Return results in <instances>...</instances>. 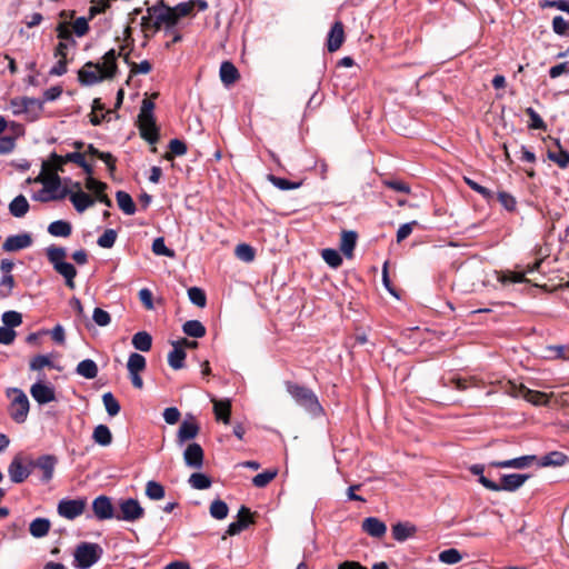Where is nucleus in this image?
<instances>
[{
	"mask_svg": "<svg viewBox=\"0 0 569 569\" xmlns=\"http://www.w3.org/2000/svg\"><path fill=\"white\" fill-rule=\"evenodd\" d=\"M46 254L48 261L52 264L54 271L64 278L66 286L70 289H74V278L77 277V269L72 263L64 261L67 257V249L63 247H57L52 244L46 249Z\"/></svg>",
	"mask_w": 569,
	"mask_h": 569,
	"instance_id": "f257e3e1",
	"label": "nucleus"
},
{
	"mask_svg": "<svg viewBox=\"0 0 569 569\" xmlns=\"http://www.w3.org/2000/svg\"><path fill=\"white\" fill-rule=\"evenodd\" d=\"M147 11L153 16V33L163 28L166 34H168L178 23L171 7L163 0H159L153 6L148 7Z\"/></svg>",
	"mask_w": 569,
	"mask_h": 569,
	"instance_id": "f03ea898",
	"label": "nucleus"
},
{
	"mask_svg": "<svg viewBox=\"0 0 569 569\" xmlns=\"http://www.w3.org/2000/svg\"><path fill=\"white\" fill-rule=\"evenodd\" d=\"M286 387L290 396L306 410L313 415L322 411V407L311 389L293 382H287Z\"/></svg>",
	"mask_w": 569,
	"mask_h": 569,
	"instance_id": "7ed1b4c3",
	"label": "nucleus"
},
{
	"mask_svg": "<svg viewBox=\"0 0 569 569\" xmlns=\"http://www.w3.org/2000/svg\"><path fill=\"white\" fill-rule=\"evenodd\" d=\"M529 478L528 475L510 473L501 477L500 483H497L485 476H481L479 482L488 490L491 491H516Z\"/></svg>",
	"mask_w": 569,
	"mask_h": 569,
	"instance_id": "20e7f679",
	"label": "nucleus"
},
{
	"mask_svg": "<svg viewBox=\"0 0 569 569\" xmlns=\"http://www.w3.org/2000/svg\"><path fill=\"white\" fill-rule=\"evenodd\" d=\"M102 549L97 543L81 542L74 551V561L80 569H88L101 557Z\"/></svg>",
	"mask_w": 569,
	"mask_h": 569,
	"instance_id": "39448f33",
	"label": "nucleus"
},
{
	"mask_svg": "<svg viewBox=\"0 0 569 569\" xmlns=\"http://www.w3.org/2000/svg\"><path fill=\"white\" fill-rule=\"evenodd\" d=\"M144 516V509L140 502L133 498L121 499L119 501V511L114 518L120 521L134 522Z\"/></svg>",
	"mask_w": 569,
	"mask_h": 569,
	"instance_id": "423d86ee",
	"label": "nucleus"
},
{
	"mask_svg": "<svg viewBox=\"0 0 569 569\" xmlns=\"http://www.w3.org/2000/svg\"><path fill=\"white\" fill-rule=\"evenodd\" d=\"M14 397L10 403V417L18 423L27 419L29 412V400L27 395L20 389H13Z\"/></svg>",
	"mask_w": 569,
	"mask_h": 569,
	"instance_id": "0eeeda50",
	"label": "nucleus"
},
{
	"mask_svg": "<svg viewBox=\"0 0 569 569\" xmlns=\"http://www.w3.org/2000/svg\"><path fill=\"white\" fill-rule=\"evenodd\" d=\"M34 181L43 184V192L51 194L60 192L61 178L58 173L50 171L49 162H42L41 172Z\"/></svg>",
	"mask_w": 569,
	"mask_h": 569,
	"instance_id": "6e6552de",
	"label": "nucleus"
},
{
	"mask_svg": "<svg viewBox=\"0 0 569 569\" xmlns=\"http://www.w3.org/2000/svg\"><path fill=\"white\" fill-rule=\"evenodd\" d=\"M86 499H62L58 503V513L69 520L81 516L86 509Z\"/></svg>",
	"mask_w": 569,
	"mask_h": 569,
	"instance_id": "1a4fd4ad",
	"label": "nucleus"
},
{
	"mask_svg": "<svg viewBox=\"0 0 569 569\" xmlns=\"http://www.w3.org/2000/svg\"><path fill=\"white\" fill-rule=\"evenodd\" d=\"M102 67L100 63L87 62L78 72V79L83 86L96 84L107 77L102 73Z\"/></svg>",
	"mask_w": 569,
	"mask_h": 569,
	"instance_id": "9d476101",
	"label": "nucleus"
},
{
	"mask_svg": "<svg viewBox=\"0 0 569 569\" xmlns=\"http://www.w3.org/2000/svg\"><path fill=\"white\" fill-rule=\"evenodd\" d=\"M58 463V459L53 455H43L40 456L36 461L29 460V466L32 468H38L42 471V482H49L54 473V468Z\"/></svg>",
	"mask_w": 569,
	"mask_h": 569,
	"instance_id": "9b49d317",
	"label": "nucleus"
},
{
	"mask_svg": "<svg viewBox=\"0 0 569 569\" xmlns=\"http://www.w3.org/2000/svg\"><path fill=\"white\" fill-rule=\"evenodd\" d=\"M32 466L24 465L20 455H17L8 467L10 480L14 483L23 482L31 473Z\"/></svg>",
	"mask_w": 569,
	"mask_h": 569,
	"instance_id": "f8f14e48",
	"label": "nucleus"
},
{
	"mask_svg": "<svg viewBox=\"0 0 569 569\" xmlns=\"http://www.w3.org/2000/svg\"><path fill=\"white\" fill-rule=\"evenodd\" d=\"M72 188L76 189L77 192L70 191L68 196L78 212L81 213L94 204V199L81 190V184L79 182H73Z\"/></svg>",
	"mask_w": 569,
	"mask_h": 569,
	"instance_id": "ddd939ff",
	"label": "nucleus"
},
{
	"mask_svg": "<svg viewBox=\"0 0 569 569\" xmlns=\"http://www.w3.org/2000/svg\"><path fill=\"white\" fill-rule=\"evenodd\" d=\"M92 510L98 520H107L116 516L111 499L103 495L93 500Z\"/></svg>",
	"mask_w": 569,
	"mask_h": 569,
	"instance_id": "4468645a",
	"label": "nucleus"
},
{
	"mask_svg": "<svg viewBox=\"0 0 569 569\" xmlns=\"http://www.w3.org/2000/svg\"><path fill=\"white\" fill-rule=\"evenodd\" d=\"M138 127L140 136L150 144H154L159 140V130L154 117L138 118Z\"/></svg>",
	"mask_w": 569,
	"mask_h": 569,
	"instance_id": "2eb2a0df",
	"label": "nucleus"
},
{
	"mask_svg": "<svg viewBox=\"0 0 569 569\" xmlns=\"http://www.w3.org/2000/svg\"><path fill=\"white\" fill-rule=\"evenodd\" d=\"M203 449L199 443H190L183 452V459L188 467L193 469H201L203 466Z\"/></svg>",
	"mask_w": 569,
	"mask_h": 569,
	"instance_id": "dca6fc26",
	"label": "nucleus"
},
{
	"mask_svg": "<svg viewBox=\"0 0 569 569\" xmlns=\"http://www.w3.org/2000/svg\"><path fill=\"white\" fill-rule=\"evenodd\" d=\"M30 393L32 398L40 405L49 403L56 400L54 389L40 381L31 386Z\"/></svg>",
	"mask_w": 569,
	"mask_h": 569,
	"instance_id": "f3484780",
	"label": "nucleus"
},
{
	"mask_svg": "<svg viewBox=\"0 0 569 569\" xmlns=\"http://www.w3.org/2000/svg\"><path fill=\"white\" fill-rule=\"evenodd\" d=\"M537 461V456L527 455L518 458L502 460V461H491L489 466L496 468H515V469H526L529 468L533 462Z\"/></svg>",
	"mask_w": 569,
	"mask_h": 569,
	"instance_id": "a211bd4d",
	"label": "nucleus"
},
{
	"mask_svg": "<svg viewBox=\"0 0 569 569\" xmlns=\"http://www.w3.org/2000/svg\"><path fill=\"white\" fill-rule=\"evenodd\" d=\"M32 244V238L29 233H20L8 237L2 243V249L7 252H14L26 249Z\"/></svg>",
	"mask_w": 569,
	"mask_h": 569,
	"instance_id": "6ab92c4d",
	"label": "nucleus"
},
{
	"mask_svg": "<svg viewBox=\"0 0 569 569\" xmlns=\"http://www.w3.org/2000/svg\"><path fill=\"white\" fill-rule=\"evenodd\" d=\"M345 41V30L343 23L341 21H336L329 33L327 39V49L329 52H336L340 49Z\"/></svg>",
	"mask_w": 569,
	"mask_h": 569,
	"instance_id": "aec40b11",
	"label": "nucleus"
},
{
	"mask_svg": "<svg viewBox=\"0 0 569 569\" xmlns=\"http://www.w3.org/2000/svg\"><path fill=\"white\" fill-rule=\"evenodd\" d=\"M362 530L373 538H381L386 535L387 526L380 519L369 517L362 521Z\"/></svg>",
	"mask_w": 569,
	"mask_h": 569,
	"instance_id": "412c9836",
	"label": "nucleus"
},
{
	"mask_svg": "<svg viewBox=\"0 0 569 569\" xmlns=\"http://www.w3.org/2000/svg\"><path fill=\"white\" fill-rule=\"evenodd\" d=\"M199 433V426L194 421L183 420L177 433V442L183 445L184 442L196 438Z\"/></svg>",
	"mask_w": 569,
	"mask_h": 569,
	"instance_id": "4be33fe9",
	"label": "nucleus"
},
{
	"mask_svg": "<svg viewBox=\"0 0 569 569\" xmlns=\"http://www.w3.org/2000/svg\"><path fill=\"white\" fill-rule=\"evenodd\" d=\"M416 532V526L410 522H397L391 527L392 538L399 542H403L413 537Z\"/></svg>",
	"mask_w": 569,
	"mask_h": 569,
	"instance_id": "5701e85b",
	"label": "nucleus"
},
{
	"mask_svg": "<svg viewBox=\"0 0 569 569\" xmlns=\"http://www.w3.org/2000/svg\"><path fill=\"white\" fill-rule=\"evenodd\" d=\"M219 74L221 82L227 87L236 83L240 78L238 69L230 61H223L221 63Z\"/></svg>",
	"mask_w": 569,
	"mask_h": 569,
	"instance_id": "b1692460",
	"label": "nucleus"
},
{
	"mask_svg": "<svg viewBox=\"0 0 569 569\" xmlns=\"http://www.w3.org/2000/svg\"><path fill=\"white\" fill-rule=\"evenodd\" d=\"M555 144L557 147V150L548 149V159L557 163L561 169L568 168L569 152L561 147L558 139L555 140Z\"/></svg>",
	"mask_w": 569,
	"mask_h": 569,
	"instance_id": "393cba45",
	"label": "nucleus"
},
{
	"mask_svg": "<svg viewBox=\"0 0 569 569\" xmlns=\"http://www.w3.org/2000/svg\"><path fill=\"white\" fill-rule=\"evenodd\" d=\"M358 233L352 230H343L341 233L340 250L347 258H352L357 244Z\"/></svg>",
	"mask_w": 569,
	"mask_h": 569,
	"instance_id": "a878e982",
	"label": "nucleus"
},
{
	"mask_svg": "<svg viewBox=\"0 0 569 569\" xmlns=\"http://www.w3.org/2000/svg\"><path fill=\"white\" fill-rule=\"evenodd\" d=\"M118 56H122V53L120 52L117 54L114 49H110L103 56V63H100V64L103 69L102 73L107 77V79L113 78L114 74L117 73L118 66H117L116 60H117Z\"/></svg>",
	"mask_w": 569,
	"mask_h": 569,
	"instance_id": "bb28decb",
	"label": "nucleus"
},
{
	"mask_svg": "<svg viewBox=\"0 0 569 569\" xmlns=\"http://www.w3.org/2000/svg\"><path fill=\"white\" fill-rule=\"evenodd\" d=\"M171 345L173 349L168 355V363L172 369L179 370L184 366L187 353L182 348H180L179 343L172 341Z\"/></svg>",
	"mask_w": 569,
	"mask_h": 569,
	"instance_id": "cd10ccee",
	"label": "nucleus"
},
{
	"mask_svg": "<svg viewBox=\"0 0 569 569\" xmlns=\"http://www.w3.org/2000/svg\"><path fill=\"white\" fill-rule=\"evenodd\" d=\"M51 528V522L47 518H36L29 526L30 535L34 538L46 537Z\"/></svg>",
	"mask_w": 569,
	"mask_h": 569,
	"instance_id": "c85d7f7f",
	"label": "nucleus"
},
{
	"mask_svg": "<svg viewBox=\"0 0 569 569\" xmlns=\"http://www.w3.org/2000/svg\"><path fill=\"white\" fill-rule=\"evenodd\" d=\"M29 202L23 194L17 196L9 204V212L16 218H22L29 211Z\"/></svg>",
	"mask_w": 569,
	"mask_h": 569,
	"instance_id": "c756f323",
	"label": "nucleus"
},
{
	"mask_svg": "<svg viewBox=\"0 0 569 569\" xmlns=\"http://www.w3.org/2000/svg\"><path fill=\"white\" fill-rule=\"evenodd\" d=\"M213 412L217 420H221L223 423H229L231 415L230 400H213Z\"/></svg>",
	"mask_w": 569,
	"mask_h": 569,
	"instance_id": "7c9ffc66",
	"label": "nucleus"
},
{
	"mask_svg": "<svg viewBox=\"0 0 569 569\" xmlns=\"http://www.w3.org/2000/svg\"><path fill=\"white\" fill-rule=\"evenodd\" d=\"M116 199L118 207L128 216H132L136 213V204L131 198V196L122 190L117 191Z\"/></svg>",
	"mask_w": 569,
	"mask_h": 569,
	"instance_id": "2f4dec72",
	"label": "nucleus"
},
{
	"mask_svg": "<svg viewBox=\"0 0 569 569\" xmlns=\"http://www.w3.org/2000/svg\"><path fill=\"white\" fill-rule=\"evenodd\" d=\"M98 371L97 363L91 359L80 361L76 368V372L86 379H94Z\"/></svg>",
	"mask_w": 569,
	"mask_h": 569,
	"instance_id": "473e14b6",
	"label": "nucleus"
},
{
	"mask_svg": "<svg viewBox=\"0 0 569 569\" xmlns=\"http://www.w3.org/2000/svg\"><path fill=\"white\" fill-rule=\"evenodd\" d=\"M48 232L53 237L67 238L72 232V226L68 221L56 220L49 224Z\"/></svg>",
	"mask_w": 569,
	"mask_h": 569,
	"instance_id": "72a5a7b5",
	"label": "nucleus"
},
{
	"mask_svg": "<svg viewBox=\"0 0 569 569\" xmlns=\"http://www.w3.org/2000/svg\"><path fill=\"white\" fill-rule=\"evenodd\" d=\"M569 459L565 453H562L560 451H551V452L545 455L538 465L541 467H548V466L560 467V466L566 465V462Z\"/></svg>",
	"mask_w": 569,
	"mask_h": 569,
	"instance_id": "f704fd0d",
	"label": "nucleus"
},
{
	"mask_svg": "<svg viewBox=\"0 0 569 569\" xmlns=\"http://www.w3.org/2000/svg\"><path fill=\"white\" fill-rule=\"evenodd\" d=\"M132 346L142 352H147L152 347V337L147 331H139L132 337Z\"/></svg>",
	"mask_w": 569,
	"mask_h": 569,
	"instance_id": "c9c22d12",
	"label": "nucleus"
},
{
	"mask_svg": "<svg viewBox=\"0 0 569 569\" xmlns=\"http://www.w3.org/2000/svg\"><path fill=\"white\" fill-rule=\"evenodd\" d=\"M92 439L96 443L107 447L112 442V433L106 425H99L93 430Z\"/></svg>",
	"mask_w": 569,
	"mask_h": 569,
	"instance_id": "e433bc0d",
	"label": "nucleus"
},
{
	"mask_svg": "<svg viewBox=\"0 0 569 569\" xmlns=\"http://www.w3.org/2000/svg\"><path fill=\"white\" fill-rule=\"evenodd\" d=\"M182 331L192 338H202L206 336V327L199 320H188L182 326Z\"/></svg>",
	"mask_w": 569,
	"mask_h": 569,
	"instance_id": "4c0bfd02",
	"label": "nucleus"
},
{
	"mask_svg": "<svg viewBox=\"0 0 569 569\" xmlns=\"http://www.w3.org/2000/svg\"><path fill=\"white\" fill-rule=\"evenodd\" d=\"M127 368L129 373H139L146 369V358L140 353H131L128 359Z\"/></svg>",
	"mask_w": 569,
	"mask_h": 569,
	"instance_id": "58836bf2",
	"label": "nucleus"
},
{
	"mask_svg": "<svg viewBox=\"0 0 569 569\" xmlns=\"http://www.w3.org/2000/svg\"><path fill=\"white\" fill-rule=\"evenodd\" d=\"M522 398L535 406H542L548 403V396L545 392L531 390L527 387L522 393Z\"/></svg>",
	"mask_w": 569,
	"mask_h": 569,
	"instance_id": "ea45409f",
	"label": "nucleus"
},
{
	"mask_svg": "<svg viewBox=\"0 0 569 569\" xmlns=\"http://www.w3.org/2000/svg\"><path fill=\"white\" fill-rule=\"evenodd\" d=\"M164 487L154 480H150L146 485V496L151 500H161L164 498Z\"/></svg>",
	"mask_w": 569,
	"mask_h": 569,
	"instance_id": "a19ab883",
	"label": "nucleus"
},
{
	"mask_svg": "<svg viewBox=\"0 0 569 569\" xmlns=\"http://www.w3.org/2000/svg\"><path fill=\"white\" fill-rule=\"evenodd\" d=\"M267 180L280 190L298 189L301 186V182L289 181L284 178H280L271 173L267 176Z\"/></svg>",
	"mask_w": 569,
	"mask_h": 569,
	"instance_id": "79ce46f5",
	"label": "nucleus"
},
{
	"mask_svg": "<svg viewBox=\"0 0 569 569\" xmlns=\"http://www.w3.org/2000/svg\"><path fill=\"white\" fill-rule=\"evenodd\" d=\"M102 402L109 416L114 417L120 412V403L111 392L103 393Z\"/></svg>",
	"mask_w": 569,
	"mask_h": 569,
	"instance_id": "37998d69",
	"label": "nucleus"
},
{
	"mask_svg": "<svg viewBox=\"0 0 569 569\" xmlns=\"http://www.w3.org/2000/svg\"><path fill=\"white\" fill-rule=\"evenodd\" d=\"M187 152V144L180 139H172L169 142V152L166 153L167 160H172L173 157L183 156Z\"/></svg>",
	"mask_w": 569,
	"mask_h": 569,
	"instance_id": "c03bdc74",
	"label": "nucleus"
},
{
	"mask_svg": "<svg viewBox=\"0 0 569 569\" xmlns=\"http://www.w3.org/2000/svg\"><path fill=\"white\" fill-rule=\"evenodd\" d=\"M229 508L227 503L220 499L213 500L210 505V515L212 518L222 520L228 516Z\"/></svg>",
	"mask_w": 569,
	"mask_h": 569,
	"instance_id": "a18cd8bd",
	"label": "nucleus"
},
{
	"mask_svg": "<svg viewBox=\"0 0 569 569\" xmlns=\"http://www.w3.org/2000/svg\"><path fill=\"white\" fill-rule=\"evenodd\" d=\"M189 483L194 489L203 490L211 486V479L204 473L194 472L190 476Z\"/></svg>",
	"mask_w": 569,
	"mask_h": 569,
	"instance_id": "49530a36",
	"label": "nucleus"
},
{
	"mask_svg": "<svg viewBox=\"0 0 569 569\" xmlns=\"http://www.w3.org/2000/svg\"><path fill=\"white\" fill-rule=\"evenodd\" d=\"M189 300L199 308H204L207 305L206 292L199 287H191L188 289Z\"/></svg>",
	"mask_w": 569,
	"mask_h": 569,
	"instance_id": "de8ad7c7",
	"label": "nucleus"
},
{
	"mask_svg": "<svg viewBox=\"0 0 569 569\" xmlns=\"http://www.w3.org/2000/svg\"><path fill=\"white\" fill-rule=\"evenodd\" d=\"M321 257L331 268H339L342 264V258L336 249H323Z\"/></svg>",
	"mask_w": 569,
	"mask_h": 569,
	"instance_id": "09e8293b",
	"label": "nucleus"
},
{
	"mask_svg": "<svg viewBox=\"0 0 569 569\" xmlns=\"http://www.w3.org/2000/svg\"><path fill=\"white\" fill-rule=\"evenodd\" d=\"M277 470H266L254 476L252 478V483L257 488H263L277 477Z\"/></svg>",
	"mask_w": 569,
	"mask_h": 569,
	"instance_id": "8fccbe9b",
	"label": "nucleus"
},
{
	"mask_svg": "<svg viewBox=\"0 0 569 569\" xmlns=\"http://www.w3.org/2000/svg\"><path fill=\"white\" fill-rule=\"evenodd\" d=\"M463 181L471 190L481 194L483 199H486L487 201H491L493 199V192L488 188L482 187L481 184L470 179L469 177H463Z\"/></svg>",
	"mask_w": 569,
	"mask_h": 569,
	"instance_id": "3c124183",
	"label": "nucleus"
},
{
	"mask_svg": "<svg viewBox=\"0 0 569 569\" xmlns=\"http://www.w3.org/2000/svg\"><path fill=\"white\" fill-rule=\"evenodd\" d=\"M57 37L60 41H69L71 44H77L72 36L71 27L68 22H60L57 28Z\"/></svg>",
	"mask_w": 569,
	"mask_h": 569,
	"instance_id": "603ef678",
	"label": "nucleus"
},
{
	"mask_svg": "<svg viewBox=\"0 0 569 569\" xmlns=\"http://www.w3.org/2000/svg\"><path fill=\"white\" fill-rule=\"evenodd\" d=\"M123 61L130 66L131 73H143L147 74L151 71L152 66L148 60H143L140 63L130 62L129 54H123Z\"/></svg>",
	"mask_w": 569,
	"mask_h": 569,
	"instance_id": "864d4df0",
	"label": "nucleus"
},
{
	"mask_svg": "<svg viewBox=\"0 0 569 569\" xmlns=\"http://www.w3.org/2000/svg\"><path fill=\"white\" fill-rule=\"evenodd\" d=\"M526 114L530 118L529 128L535 130H546L547 124L542 120V118L538 114V112L529 107L526 109Z\"/></svg>",
	"mask_w": 569,
	"mask_h": 569,
	"instance_id": "5fc2aeb1",
	"label": "nucleus"
},
{
	"mask_svg": "<svg viewBox=\"0 0 569 569\" xmlns=\"http://www.w3.org/2000/svg\"><path fill=\"white\" fill-rule=\"evenodd\" d=\"M2 322L4 326L13 329L22 323V316L18 311H6L2 315Z\"/></svg>",
	"mask_w": 569,
	"mask_h": 569,
	"instance_id": "6e6d98bb",
	"label": "nucleus"
},
{
	"mask_svg": "<svg viewBox=\"0 0 569 569\" xmlns=\"http://www.w3.org/2000/svg\"><path fill=\"white\" fill-rule=\"evenodd\" d=\"M152 251L157 256H164L169 258L174 257V251L169 249L164 239L162 237L156 238L152 243Z\"/></svg>",
	"mask_w": 569,
	"mask_h": 569,
	"instance_id": "4d7b16f0",
	"label": "nucleus"
},
{
	"mask_svg": "<svg viewBox=\"0 0 569 569\" xmlns=\"http://www.w3.org/2000/svg\"><path fill=\"white\" fill-rule=\"evenodd\" d=\"M117 240V232L113 229H107L98 238L97 243L101 248H112Z\"/></svg>",
	"mask_w": 569,
	"mask_h": 569,
	"instance_id": "13d9d810",
	"label": "nucleus"
},
{
	"mask_svg": "<svg viewBox=\"0 0 569 569\" xmlns=\"http://www.w3.org/2000/svg\"><path fill=\"white\" fill-rule=\"evenodd\" d=\"M461 558L460 552L455 548L446 549L439 553V560L447 565H455L459 562Z\"/></svg>",
	"mask_w": 569,
	"mask_h": 569,
	"instance_id": "bf43d9fd",
	"label": "nucleus"
},
{
	"mask_svg": "<svg viewBox=\"0 0 569 569\" xmlns=\"http://www.w3.org/2000/svg\"><path fill=\"white\" fill-rule=\"evenodd\" d=\"M171 9L174 12L177 21L179 22L181 18L193 13V3L189 0L186 2H180L177 6L171 7Z\"/></svg>",
	"mask_w": 569,
	"mask_h": 569,
	"instance_id": "052dcab7",
	"label": "nucleus"
},
{
	"mask_svg": "<svg viewBox=\"0 0 569 569\" xmlns=\"http://www.w3.org/2000/svg\"><path fill=\"white\" fill-rule=\"evenodd\" d=\"M236 256L242 261L250 262L254 259V249L247 243H240L236 247Z\"/></svg>",
	"mask_w": 569,
	"mask_h": 569,
	"instance_id": "680f3d73",
	"label": "nucleus"
},
{
	"mask_svg": "<svg viewBox=\"0 0 569 569\" xmlns=\"http://www.w3.org/2000/svg\"><path fill=\"white\" fill-rule=\"evenodd\" d=\"M86 188L93 192L96 196V199L99 197V194H102L106 189L108 188L107 183L99 181L94 179L93 177H87L86 179Z\"/></svg>",
	"mask_w": 569,
	"mask_h": 569,
	"instance_id": "e2e57ef3",
	"label": "nucleus"
},
{
	"mask_svg": "<svg viewBox=\"0 0 569 569\" xmlns=\"http://www.w3.org/2000/svg\"><path fill=\"white\" fill-rule=\"evenodd\" d=\"M502 390L506 395L508 396H511L513 398H519L521 397L522 398V393L525 392L526 390V386L520 383V385H517L512 381H507L503 386H502Z\"/></svg>",
	"mask_w": 569,
	"mask_h": 569,
	"instance_id": "0e129e2a",
	"label": "nucleus"
},
{
	"mask_svg": "<svg viewBox=\"0 0 569 569\" xmlns=\"http://www.w3.org/2000/svg\"><path fill=\"white\" fill-rule=\"evenodd\" d=\"M88 21H89V19H87L84 17H80V18L76 19L74 22L72 24H70L72 32L77 37L86 36L89 31Z\"/></svg>",
	"mask_w": 569,
	"mask_h": 569,
	"instance_id": "69168bd1",
	"label": "nucleus"
},
{
	"mask_svg": "<svg viewBox=\"0 0 569 569\" xmlns=\"http://www.w3.org/2000/svg\"><path fill=\"white\" fill-rule=\"evenodd\" d=\"M14 287V278L12 274H3L0 280V296L2 298H7L11 295V291Z\"/></svg>",
	"mask_w": 569,
	"mask_h": 569,
	"instance_id": "338daca9",
	"label": "nucleus"
},
{
	"mask_svg": "<svg viewBox=\"0 0 569 569\" xmlns=\"http://www.w3.org/2000/svg\"><path fill=\"white\" fill-rule=\"evenodd\" d=\"M552 30L559 36L567 34V31L569 30V19L566 20L561 16H556L552 20Z\"/></svg>",
	"mask_w": 569,
	"mask_h": 569,
	"instance_id": "774afa93",
	"label": "nucleus"
}]
</instances>
